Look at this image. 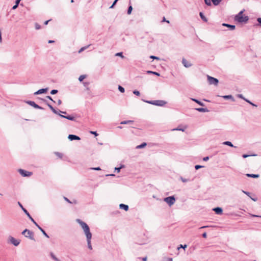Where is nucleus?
<instances>
[{
  "mask_svg": "<svg viewBox=\"0 0 261 261\" xmlns=\"http://www.w3.org/2000/svg\"><path fill=\"white\" fill-rule=\"evenodd\" d=\"M76 222L81 225L84 230V233L87 239L88 248L90 250H92V247L91 243L92 233L90 232L89 226L85 222H83L79 219H76Z\"/></svg>",
  "mask_w": 261,
  "mask_h": 261,
  "instance_id": "f257e3e1",
  "label": "nucleus"
},
{
  "mask_svg": "<svg viewBox=\"0 0 261 261\" xmlns=\"http://www.w3.org/2000/svg\"><path fill=\"white\" fill-rule=\"evenodd\" d=\"M244 10L241 11L238 14L234 17V20L240 23H247L249 20V17L248 16H243V14Z\"/></svg>",
  "mask_w": 261,
  "mask_h": 261,
  "instance_id": "f03ea898",
  "label": "nucleus"
},
{
  "mask_svg": "<svg viewBox=\"0 0 261 261\" xmlns=\"http://www.w3.org/2000/svg\"><path fill=\"white\" fill-rule=\"evenodd\" d=\"M143 101L146 103L151 104L153 105H155V106H163L166 103V102L165 101L162 100H143Z\"/></svg>",
  "mask_w": 261,
  "mask_h": 261,
  "instance_id": "7ed1b4c3",
  "label": "nucleus"
},
{
  "mask_svg": "<svg viewBox=\"0 0 261 261\" xmlns=\"http://www.w3.org/2000/svg\"><path fill=\"white\" fill-rule=\"evenodd\" d=\"M22 234H23L25 237L29 238L30 239L32 240H35L34 237V233L28 229H24L22 232Z\"/></svg>",
  "mask_w": 261,
  "mask_h": 261,
  "instance_id": "20e7f679",
  "label": "nucleus"
},
{
  "mask_svg": "<svg viewBox=\"0 0 261 261\" xmlns=\"http://www.w3.org/2000/svg\"><path fill=\"white\" fill-rule=\"evenodd\" d=\"M164 201L166 202L169 206L172 205L175 202V199L174 196H169L164 199Z\"/></svg>",
  "mask_w": 261,
  "mask_h": 261,
  "instance_id": "39448f33",
  "label": "nucleus"
},
{
  "mask_svg": "<svg viewBox=\"0 0 261 261\" xmlns=\"http://www.w3.org/2000/svg\"><path fill=\"white\" fill-rule=\"evenodd\" d=\"M207 80L210 84L217 85L219 83V81L217 79L214 77L207 75Z\"/></svg>",
  "mask_w": 261,
  "mask_h": 261,
  "instance_id": "423d86ee",
  "label": "nucleus"
},
{
  "mask_svg": "<svg viewBox=\"0 0 261 261\" xmlns=\"http://www.w3.org/2000/svg\"><path fill=\"white\" fill-rule=\"evenodd\" d=\"M9 241L10 243L14 245L15 246H17L20 244V240L15 239L12 236L9 237Z\"/></svg>",
  "mask_w": 261,
  "mask_h": 261,
  "instance_id": "0eeeda50",
  "label": "nucleus"
},
{
  "mask_svg": "<svg viewBox=\"0 0 261 261\" xmlns=\"http://www.w3.org/2000/svg\"><path fill=\"white\" fill-rule=\"evenodd\" d=\"M18 172L23 177L30 176L32 174V172L27 171L21 169H19Z\"/></svg>",
  "mask_w": 261,
  "mask_h": 261,
  "instance_id": "6e6552de",
  "label": "nucleus"
},
{
  "mask_svg": "<svg viewBox=\"0 0 261 261\" xmlns=\"http://www.w3.org/2000/svg\"><path fill=\"white\" fill-rule=\"evenodd\" d=\"M182 65L186 67V68H189L191 66H192V64L191 63L190 61L187 60L185 58H183L182 59L181 61Z\"/></svg>",
  "mask_w": 261,
  "mask_h": 261,
  "instance_id": "1a4fd4ad",
  "label": "nucleus"
},
{
  "mask_svg": "<svg viewBox=\"0 0 261 261\" xmlns=\"http://www.w3.org/2000/svg\"><path fill=\"white\" fill-rule=\"evenodd\" d=\"M26 102L28 104H29V105H30L32 107H34V108L38 109H40V110H43V108H42L41 107H40L39 105H38L36 103H35V102L34 101H26Z\"/></svg>",
  "mask_w": 261,
  "mask_h": 261,
  "instance_id": "9d476101",
  "label": "nucleus"
},
{
  "mask_svg": "<svg viewBox=\"0 0 261 261\" xmlns=\"http://www.w3.org/2000/svg\"><path fill=\"white\" fill-rule=\"evenodd\" d=\"M68 138L70 141L80 140L81 139V138L79 136L75 135H69L68 136Z\"/></svg>",
  "mask_w": 261,
  "mask_h": 261,
  "instance_id": "9b49d317",
  "label": "nucleus"
},
{
  "mask_svg": "<svg viewBox=\"0 0 261 261\" xmlns=\"http://www.w3.org/2000/svg\"><path fill=\"white\" fill-rule=\"evenodd\" d=\"M47 90H48L47 88L40 89L39 90H38L37 91L35 92L34 93V95H38V94H41L42 93H45L47 91Z\"/></svg>",
  "mask_w": 261,
  "mask_h": 261,
  "instance_id": "f8f14e48",
  "label": "nucleus"
},
{
  "mask_svg": "<svg viewBox=\"0 0 261 261\" xmlns=\"http://www.w3.org/2000/svg\"><path fill=\"white\" fill-rule=\"evenodd\" d=\"M213 210L215 212L216 214L221 215L223 213V210L220 207H217L214 208Z\"/></svg>",
  "mask_w": 261,
  "mask_h": 261,
  "instance_id": "ddd939ff",
  "label": "nucleus"
},
{
  "mask_svg": "<svg viewBox=\"0 0 261 261\" xmlns=\"http://www.w3.org/2000/svg\"><path fill=\"white\" fill-rule=\"evenodd\" d=\"M59 116L61 117L66 118V119H68L69 120L74 121L75 120V117H74L73 116H70V115L64 116V115H63L62 114H59Z\"/></svg>",
  "mask_w": 261,
  "mask_h": 261,
  "instance_id": "4468645a",
  "label": "nucleus"
},
{
  "mask_svg": "<svg viewBox=\"0 0 261 261\" xmlns=\"http://www.w3.org/2000/svg\"><path fill=\"white\" fill-rule=\"evenodd\" d=\"M19 205L20 206V207L21 208V209L22 210V211L24 212V213L28 216V217L29 218V219L31 218H32V216L30 215L29 213L28 212V211L23 207V206L22 205V204L19 202H18Z\"/></svg>",
  "mask_w": 261,
  "mask_h": 261,
  "instance_id": "2eb2a0df",
  "label": "nucleus"
},
{
  "mask_svg": "<svg viewBox=\"0 0 261 261\" xmlns=\"http://www.w3.org/2000/svg\"><path fill=\"white\" fill-rule=\"evenodd\" d=\"M222 25L227 27L230 30H234L236 28V26L234 25L229 24L225 23H223Z\"/></svg>",
  "mask_w": 261,
  "mask_h": 261,
  "instance_id": "dca6fc26",
  "label": "nucleus"
},
{
  "mask_svg": "<svg viewBox=\"0 0 261 261\" xmlns=\"http://www.w3.org/2000/svg\"><path fill=\"white\" fill-rule=\"evenodd\" d=\"M47 105L54 113H55L56 114H58L59 115V114H60L59 113V111L56 110L51 105H50L49 103H47Z\"/></svg>",
  "mask_w": 261,
  "mask_h": 261,
  "instance_id": "f3484780",
  "label": "nucleus"
},
{
  "mask_svg": "<svg viewBox=\"0 0 261 261\" xmlns=\"http://www.w3.org/2000/svg\"><path fill=\"white\" fill-rule=\"evenodd\" d=\"M195 110L200 112H208L209 110L207 108H195Z\"/></svg>",
  "mask_w": 261,
  "mask_h": 261,
  "instance_id": "a211bd4d",
  "label": "nucleus"
},
{
  "mask_svg": "<svg viewBox=\"0 0 261 261\" xmlns=\"http://www.w3.org/2000/svg\"><path fill=\"white\" fill-rule=\"evenodd\" d=\"M246 175L248 177H251V178H258L259 177V175L258 174H250V173H247L246 174Z\"/></svg>",
  "mask_w": 261,
  "mask_h": 261,
  "instance_id": "6ab92c4d",
  "label": "nucleus"
},
{
  "mask_svg": "<svg viewBox=\"0 0 261 261\" xmlns=\"http://www.w3.org/2000/svg\"><path fill=\"white\" fill-rule=\"evenodd\" d=\"M119 207L121 209H123L125 210V211H127L128 210V206L127 205L121 203L119 205Z\"/></svg>",
  "mask_w": 261,
  "mask_h": 261,
  "instance_id": "aec40b11",
  "label": "nucleus"
},
{
  "mask_svg": "<svg viewBox=\"0 0 261 261\" xmlns=\"http://www.w3.org/2000/svg\"><path fill=\"white\" fill-rule=\"evenodd\" d=\"M222 144L223 145H227V146L231 147H236V146H233V145L232 144V143L231 142L228 141L223 142L222 143Z\"/></svg>",
  "mask_w": 261,
  "mask_h": 261,
  "instance_id": "412c9836",
  "label": "nucleus"
},
{
  "mask_svg": "<svg viewBox=\"0 0 261 261\" xmlns=\"http://www.w3.org/2000/svg\"><path fill=\"white\" fill-rule=\"evenodd\" d=\"M191 100L194 102H195L196 103H197V104H198L199 105L201 106H204V104L201 101H200V100L197 99H195V98H191Z\"/></svg>",
  "mask_w": 261,
  "mask_h": 261,
  "instance_id": "4be33fe9",
  "label": "nucleus"
},
{
  "mask_svg": "<svg viewBox=\"0 0 261 261\" xmlns=\"http://www.w3.org/2000/svg\"><path fill=\"white\" fill-rule=\"evenodd\" d=\"M222 97L225 99H231L233 101H234V99L231 95H224V96H223Z\"/></svg>",
  "mask_w": 261,
  "mask_h": 261,
  "instance_id": "5701e85b",
  "label": "nucleus"
},
{
  "mask_svg": "<svg viewBox=\"0 0 261 261\" xmlns=\"http://www.w3.org/2000/svg\"><path fill=\"white\" fill-rule=\"evenodd\" d=\"M199 15H200V18H201V19L204 21V22H207V19L206 18V17L204 16V15L203 14V13L202 12H200L199 13Z\"/></svg>",
  "mask_w": 261,
  "mask_h": 261,
  "instance_id": "b1692460",
  "label": "nucleus"
},
{
  "mask_svg": "<svg viewBox=\"0 0 261 261\" xmlns=\"http://www.w3.org/2000/svg\"><path fill=\"white\" fill-rule=\"evenodd\" d=\"M38 229L42 232L43 235L47 238H49V236L45 232V231L40 226H38Z\"/></svg>",
  "mask_w": 261,
  "mask_h": 261,
  "instance_id": "393cba45",
  "label": "nucleus"
},
{
  "mask_svg": "<svg viewBox=\"0 0 261 261\" xmlns=\"http://www.w3.org/2000/svg\"><path fill=\"white\" fill-rule=\"evenodd\" d=\"M134 122L133 120H126L120 122L121 124H132Z\"/></svg>",
  "mask_w": 261,
  "mask_h": 261,
  "instance_id": "a878e982",
  "label": "nucleus"
},
{
  "mask_svg": "<svg viewBox=\"0 0 261 261\" xmlns=\"http://www.w3.org/2000/svg\"><path fill=\"white\" fill-rule=\"evenodd\" d=\"M146 145H147L146 143L144 142L139 145L137 146L136 148L137 149H141V148H143L145 147Z\"/></svg>",
  "mask_w": 261,
  "mask_h": 261,
  "instance_id": "bb28decb",
  "label": "nucleus"
},
{
  "mask_svg": "<svg viewBox=\"0 0 261 261\" xmlns=\"http://www.w3.org/2000/svg\"><path fill=\"white\" fill-rule=\"evenodd\" d=\"M211 1H212V2L213 3V4H214V5H215V6L218 5L222 1V0H211Z\"/></svg>",
  "mask_w": 261,
  "mask_h": 261,
  "instance_id": "cd10ccee",
  "label": "nucleus"
},
{
  "mask_svg": "<svg viewBox=\"0 0 261 261\" xmlns=\"http://www.w3.org/2000/svg\"><path fill=\"white\" fill-rule=\"evenodd\" d=\"M51 257L55 260V261H60L55 255L53 252H51L50 253Z\"/></svg>",
  "mask_w": 261,
  "mask_h": 261,
  "instance_id": "c85d7f7f",
  "label": "nucleus"
},
{
  "mask_svg": "<svg viewBox=\"0 0 261 261\" xmlns=\"http://www.w3.org/2000/svg\"><path fill=\"white\" fill-rule=\"evenodd\" d=\"M124 167V165H122L120 167H116L115 168V171H116L117 172H119L121 169Z\"/></svg>",
  "mask_w": 261,
  "mask_h": 261,
  "instance_id": "c756f323",
  "label": "nucleus"
},
{
  "mask_svg": "<svg viewBox=\"0 0 261 261\" xmlns=\"http://www.w3.org/2000/svg\"><path fill=\"white\" fill-rule=\"evenodd\" d=\"M204 1L205 4L207 6H210L212 5V4H211L212 1L211 0H204Z\"/></svg>",
  "mask_w": 261,
  "mask_h": 261,
  "instance_id": "7c9ffc66",
  "label": "nucleus"
},
{
  "mask_svg": "<svg viewBox=\"0 0 261 261\" xmlns=\"http://www.w3.org/2000/svg\"><path fill=\"white\" fill-rule=\"evenodd\" d=\"M132 10H133L132 6H129L128 8V10H127V14H130L131 13H132Z\"/></svg>",
  "mask_w": 261,
  "mask_h": 261,
  "instance_id": "2f4dec72",
  "label": "nucleus"
},
{
  "mask_svg": "<svg viewBox=\"0 0 261 261\" xmlns=\"http://www.w3.org/2000/svg\"><path fill=\"white\" fill-rule=\"evenodd\" d=\"M118 89L121 93H123L125 91L124 88L121 86H118Z\"/></svg>",
  "mask_w": 261,
  "mask_h": 261,
  "instance_id": "473e14b6",
  "label": "nucleus"
},
{
  "mask_svg": "<svg viewBox=\"0 0 261 261\" xmlns=\"http://www.w3.org/2000/svg\"><path fill=\"white\" fill-rule=\"evenodd\" d=\"M245 101H246L247 102L249 103V104H250L251 105H252L253 106L257 107V105L254 104L251 101H250V100H249L248 99H247L246 98L245 99Z\"/></svg>",
  "mask_w": 261,
  "mask_h": 261,
  "instance_id": "72a5a7b5",
  "label": "nucleus"
},
{
  "mask_svg": "<svg viewBox=\"0 0 261 261\" xmlns=\"http://www.w3.org/2000/svg\"><path fill=\"white\" fill-rule=\"evenodd\" d=\"M86 77V76L85 75H81L80 76L79 78V80L80 81V82H82L84 80V79Z\"/></svg>",
  "mask_w": 261,
  "mask_h": 261,
  "instance_id": "f704fd0d",
  "label": "nucleus"
},
{
  "mask_svg": "<svg viewBox=\"0 0 261 261\" xmlns=\"http://www.w3.org/2000/svg\"><path fill=\"white\" fill-rule=\"evenodd\" d=\"M119 0H115L112 5L110 7V9H112L114 7L115 5Z\"/></svg>",
  "mask_w": 261,
  "mask_h": 261,
  "instance_id": "c9c22d12",
  "label": "nucleus"
},
{
  "mask_svg": "<svg viewBox=\"0 0 261 261\" xmlns=\"http://www.w3.org/2000/svg\"><path fill=\"white\" fill-rule=\"evenodd\" d=\"M133 93L137 96H140V92L136 90H135L133 91Z\"/></svg>",
  "mask_w": 261,
  "mask_h": 261,
  "instance_id": "e433bc0d",
  "label": "nucleus"
},
{
  "mask_svg": "<svg viewBox=\"0 0 261 261\" xmlns=\"http://www.w3.org/2000/svg\"><path fill=\"white\" fill-rule=\"evenodd\" d=\"M257 21L258 22V24H255L256 25H259L261 27V18H257Z\"/></svg>",
  "mask_w": 261,
  "mask_h": 261,
  "instance_id": "4c0bfd02",
  "label": "nucleus"
},
{
  "mask_svg": "<svg viewBox=\"0 0 261 261\" xmlns=\"http://www.w3.org/2000/svg\"><path fill=\"white\" fill-rule=\"evenodd\" d=\"M58 92V91L57 90L53 89L50 91V94L54 95L57 93Z\"/></svg>",
  "mask_w": 261,
  "mask_h": 261,
  "instance_id": "58836bf2",
  "label": "nucleus"
},
{
  "mask_svg": "<svg viewBox=\"0 0 261 261\" xmlns=\"http://www.w3.org/2000/svg\"><path fill=\"white\" fill-rule=\"evenodd\" d=\"M203 167L204 166H201V165H196L195 166V169L196 170H198L199 169L203 168Z\"/></svg>",
  "mask_w": 261,
  "mask_h": 261,
  "instance_id": "ea45409f",
  "label": "nucleus"
},
{
  "mask_svg": "<svg viewBox=\"0 0 261 261\" xmlns=\"http://www.w3.org/2000/svg\"><path fill=\"white\" fill-rule=\"evenodd\" d=\"M31 221L38 227V226H39L36 221L34 220V219L32 217L30 219Z\"/></svg>",
  "mask_w": 261,
  "mask_h": 261,
  "instance_id": "a19ab883",
  "label": "nucleus"
},
{
  "mask_svg": "<svg viewBox=\"0 0 261 261\" xmlns=\"http://www.w3.org/2000/svg\"><path fill=\"white\" fill-rule=\"evenodd\" d=\"M256 155L255 154H253V155H249V154H244L242 155V157L243 158H246L248 156H255Z\"/></svg>",
  "mask_w": 261,
  "mask_h": 261,
  "instance_id": "79ce46f5",
  "label": "nucleus"
},
{
  "mask_svg": "<svg viewBox=\"0 0 261 261\" xmlns=\"http://www.w3.org/2000/svg\"><path fill=\"white\" fill-rule=\"evenodd\" d=\"M88 47V46H85V47H82L79 51V53H81L82 51H84L85 49H86V48H87Z\"/></svg>",
  "mask_w": 261,
  "mask_h": 261,
  "instance_id": "37998d69",
  "label": "nucleus"
},
{
  "mask_svg": "<svg viewBox=\"0 0 261 261\" xmlns=\"http://www.w3.org/2000/svg\"><path fill=\"white\" fill-rule=\"evenodd\" d=\"M180 180H181L182 181L184 182H187L188 181H190L189 179L184 178L182 177H180Z\"/></svg>",
  "mask_w": 261,
  "mask_h": 261,
  "instance_id": "c03bdc74",
  "label": "nucleus"
},
{
  "mask_svg": "<svg viewBox=\"0 0 261 261\" xmlns=\"http://www.w3.org/2000/svg\"><path fill=\"white\" fill-rule=\"evenodd\" d=\"M116 56H120V57H121L122 58H123V54L122 52H120V53H118L116 54Z\"/></svg>",
  "mask_w": 261,
  "mask_h": 261,
  "instance_id": "a18cd8bd",
  "label": "nucleus"
},
{
  "mask_svg": "<svg viewBox=\"0 0 261 261\" xmlns=\"http://www.w3.org/2000/svg\"><path fill=\"white\" fill-rule=\"evenodd\" d=\"M40 28H41L40 25L39 24H38V23L35 24V29L36 30H39L40 29Z\"/></svg>",
  "mask_w": 261,
  "mask_h": 261,
  "instance_id": "49530a36",
  "label": "nucleus"
},
{
  "mask_svg": "<svg viewBox=\"0 0 261 261\" xmlns=\"http://www.w3.org/2000/svg\"><path fill=\"white\" fill-rule=\"evenodd\" d=\"M150 58L153 59L159 60V57H156V56H150Z\"/></svg>",
  "mask_w": 261,
  "mask_h": 261,
  "instance_id": "de8ad7c7",
  "label": "nucleus"
},
{
  "mask_svg": "<svg viewBox=\"0 0 261 261\" xmlns=\"http://www.w3.org/2000/svg\"><path fill=\"white\" fill-rule=\"evenodd\" d=\"M90 133L91 134L94 135L95 136H98V134L96 132L90 131Z\"/></svg>",
  "mask_w": 261,
  "mask_h": 261,
  "instance_id": "09e8293b",
  "label": "nucleus"
},
{
  "mask_svg": "<svg viewBox=\"0 0 261 261\" xmlns=\"http://www.w3.org/2000/svg\"><path fill=\"white\" fill-rule=\"evenodd\" d=\"M238 96L239 97H240V98H242V99H244V100H245V99H246V98H245L243 96V95H242V94H238Z\"/></svg>",
  "mask_w": 261,
  "mask_h": 261,
  "instance_id": "8fccbe9b",
  "label": "nucleus"
},
{
  "mask_svg": "<svg viewBox=\"0 0 261 261\" xmlns=\"http://www.w3.org/2000/svg\"><path fill=\"white\" fill-rule=\"evenodd\" d=\"M246 195H247V196L250 197V193L249 192H247V191H242Z\"/></svg>",
  "mask_w": 261,
  "mask_h": 261,
  "instance_id": "3c124183",
  "label": "nucleus"
},
{
  "mask_svg": "<svg viewBox=\"0 0 261 261\" xmlns=\"http://www.w3.org/2000/svg\"><path fill=\"white\" fill-rule=\"evenodd\" d=\"M46 98L50 100H51L53 102H55V101L53 99L51 96H47Z\"/></svg>",
  "mask_w": 261,
  "mask_h": 261,
  "instance_id": "603ef678",
  "label": "nucleus"
},
{
  "mask_svg": "<svg viewBox=\"0 0 261 261\" xmlns=\"http://www.w3.org/2000/svg\"><path fill=\"white\" fill-rule=\"evenodd\" d=\"M187 245H186V244H185V245H183L180 244V249H181V248H182V249H185V248L187 247Z\"/></svg>",
  "mask_w": 261,
  "mask_h": 261,
  "instance_id": "864d4df0",
  "label": "nucleus"
},
{
  "mask_svg": "<svg viewBox=\"0 0 261 261\" xmlns=\"http://www.w3.org/2000/svg\"><path fill=\"white\" fill-rule=\"evenodd\" d=\"M164 261H172V258H170V257L166 258H165Z\"/></svg>",
  "mask_w": 261,
  "mask_h": 261,
  "instance_id": "5fc2aeb1",
  "label": "nucleus"
},
{
  "mask_svg": "<svg viewBox=\"0 0 261 261\" xmlns=\"http://www.w3.org/2000/svg\"><path fill=\"white\" fill-rule=\"evenodd\" d=\"M162 22H166L167 23H169V20H167L165 17H163Z\"/></svg>",
  "mask_w": 261,
  "mask_h": 261,
  "instance_id": "6e6d98bb",
  "label": "nucleus"
},
{
  "mask_svg": "<svg viewBox=\"0 0 261 261\" xmlns=\"http://www.w3.org/2000/svg\"><path fill=\"white\" fill-rule=\"evenodd\" d=\"M202 236L203 238H206L207 237L206 232H204V233H203L202 234Z\"/></svg>",
  "mask_w": 261,
  "mask_h": 261,
  "instance_id": "4d7b16f0",
  "label": "nucleus"
},
{
  "mask_svg": "<svg viewBox=\"0 0 261 261\" xmlns=\"http://www.w3.org/2000/svg\"><path fill=\"white\" fill-rule=\"evenodd\" d=\"M208 160H209V157H208V156H205V157H204V158H203V160L204 161H208Z\"/></svg>",
  "mask_w": 261,
  "mask_h": 261,
  "instance_id": "13d9d810",
  "label": "nucleus"
},
{
  "mask_svg": "<svg viewBox=\"0 0 261 261\" xmlns=\"http://www.w3.org/2000/svg\"><path fill=\"white\" fill-rule=\"evenodd\" d=\"M18 5H16V4L15 3V5L13 6L12 9L13 10L16 9L18 7Z\"/></svg>",
  "mask_w": 261,
  "mask_h": 261,
  "instance_id": "bf43d9fd",
  "label": "nucleus"
},
{
  "mask_svg": "<svg viewBox=\"0 0 261 261\" xmlns=\"http://www.w3.org/2000/svg\"><path fill=\"white\" fill-rule=\"evenodd\" d=\"M187 127L186 126H184V127H180V131H182V132H184L185 130V129H186Z\"/></svg>",
  "mask_w": 261,
  "mask_h": 261,
  "instance_id": "052dcab7",
  "label": "nucleus"
},
{
  "mask_svg": "<svg viewBox=\"0 0 261 261\" xmlns=\"http://www.w3.org/2000/svg\"><path fill=\"white\" fill-rule=\"evenodd\" d=\"M64 199H65L67 202H68V203H71V202L70 201V200H69V199H68L67 198H66V197H64Z\"/></svg>",
  "mask_w": 261,
  "mask_h": 261,
  "instance_id": "680f3d73",
  "label": "nucleus"
},
{
  "mask_svg": "<svg viewBox=\"0 0 261 261\" xmlns=\"http://www.w3.org/2000/svg\"><path fill=\"white\" fill-rule=\"evenodd\" d=\"M92 169L94 170H100L101 169L99 167L93 168Z\"/></svg>",
  "mask_w": 261,
  "mask_h": 261,
  "instance_id": "e2e57ef3",
  "label": "nucleus"
},
{
  "mask_svg": "<svg viewBox=\"0 0 261 261\" xmlns=\"http://www.w3.org/2000/svg\"><path fill=\"white\" fill-rule=\"evenodd\" d=\"M56 154L59 157L62 158V154L61 153L57 152Z\"/></svg>",
  "mask_w": 261,
  "mask_h": 261,
  "instance_id": "0e129e2a",
  "label": "nucleus"
},
{
  "mask_svg": "<svg viewBox=\"0 0 261 261\" xmlns=\"http://www.w3.org/2000/svg\"><path fill=\"white\" fill-rule=\"evenodd\" d=\"M152 74H154V75H158V76H160V73H159L158 72H152Z\"/></svg>",
  "mask_w": 261,
  "mask_h": 261,
  "instance_id": "69168bd1",
  "label": "nucleus"
},
{
  "mask_svg": "<svg viewBox=\"0 0 261 261\" xmlns=\"http://www.w3.org/2000/svg\"><path fill=\"white\" fill-rule=\"evenodd\" d=\"M59 113H62V114H66L67 113H66V112H65V111H60V110H59Z\"/></svg>",
  "mask_w": 261,
  "mask_h": 261,
  "instance_id": "338daca9",
  "label": "nucleus"
},
{
  "mask_svg": "<svg viewBox=\"0 0 261 261\" xmlns=\"http://www.w3.org/2000/svg\"><path fill=\"white\" fill-rule=\"evenodd\" d=\"M62 103V100L61 99H59L58 100V105H60Z\"/></svg>",
  "mask_w": 261,
  "mask_h": 261,
  "instance_id": "774afa93",
  "label": "nucleus"
}]
</instances>
